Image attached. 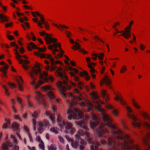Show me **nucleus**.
Here are the masks:
<instances>
[{"instance_id":"f257e3e1","label":"nucleus","mask_w":150,"mask_h":150,"mask_svg":"<svg viewBox=\"0 0 150 150\" xmlns=\"http://www.w3.org/2000/svg\"><path fill=\"white\" fill-rule=\"evenodd\" d=\"M38 74H39V77L40 79L43 80L44 82H48L47 73L45 71L41 73L39 64L36 63L35 65V68L33 67L32 71L29 73L30 76L33 80L32 82L31 83V84L32 85L34 86V88L35 89H37L39 87V85H42L44 83L43 81L40 80L38 81V84H35L36 77L34 76V75H37Z\"/></svg>"},{"instance_id":"f03ea898","label":"nucleus","mask_w":150,"mask_h":150,"mask_svg":"<svg viewBox=\"0 0 150 150\" xmlns=\"http://www.w3.org/2000/svg\"><path fill=\"white\" fill-rule=\"evenodd\" d=\"M27 48L28 49L29 51H32V48H33L34 49H37L38 50L39 52H35V54L36 55L40 57L41 58H46L48 59H50L51 64L52 65V67L51 69V71H53L54 70L55 67L54 66L55 65V64H62V63L60 61H57L55 62L54 61V59L53 58H50L51 57V55L47 54V55H46L45 54L41 53L40 52H44L45 51V50L46 49L45 47L42 48H40L38 47L36 45L34 44L33 42H31L28 45Z\"/></svg>"},{"instance_id":"7ed1b4c3","label":"nucleus","mask_w":150,"mask_h":150,"mask_svg":"<svg viewBox=\"0 0 150 150\" xmlns=\"http://www.w3.org/2000/svg\"><path fill=\"white\" fill-rule=\"evenodd\" d=\"M59 71H62V69L61 67H59L57 70V75L58 76L60 77L63 81V83L62 81H59L57 84V86L59 90V91L60 94L61 95L63 98H64L66 96V94L63 91H65L67 90L66 87L64 86L62 87L63 84H64L65 85H68L67 81H68V78L67 76L63 74L62 72Z\"/></svg>"},{"instance_id":"20e7f679","label":"nucleus","mask_w":150,"mask_h":150,"mask_svg":"<svg viewBox=\"0 0 150 150\" xmlns=\"http://www.w3.org/2000/svg\"><path fill=\"white\" fill-rule=\"evenodd\" d=\"M57 121L60 123L58 124V125L60 127L63 128L64 126H65L66 133H69L72 134L75 132V128L72 127L71 124L69 122L66 123L62 121V117L60 115H57Z\"/></svg>"},{"instance_id":"39448f33","label":"nucleus","mask_w":150,"mask_h":150,"mask_svg":"<svg viewBox=\"0 0 150 150\" xmlns=\"http://www.w3.org/2000/svg\"><path fill=\"white\" fill-rule=\"evenodd\" d=\"M67 114H69L68 118L69 120L81 119L83 117V112L81 110L78 111L77 109L74 108L71 110L69 109L68 110Z\"/></svg>"},{"instance_id":"423d86ee","label":"nucleus","mask_w":150,"mask_h":150,"mask_svg":"<svg viewBox=\"0 0 150 150\" xmlns=\"http://www.w3.org/2000/svg\"><path fill=\"white\" fill-rule=\"evenodd\" d=\"M58 46H59V49L60 50V52L61 53L58 54L55 56V57L57 59H58V57H62L63 54L64 53V51L61 47L60 44L59 43H54L52 45H48V48L50 50L53 49L54 47L57 48Z\"/></svg>"},{"instance_id":"0eeeda50","label":"nucleus","mask_w":150,"mask_h":150,"mask_svg":"<svg viewBox=\"0 0 150 150\" xmlns=\"http://www.w3.org/2000/svg\"><path fill=\"white\" fill-rule=\"evenodd\" d=\"M48 125V123L44 120L42 122H40L39 123V127L38 128V132H37L35 134L37 135L38 133L41 134L44 131V128Z\"/></svg>"},{"instance_id":"6e6552de","label":"nucleus","mask_w":150,"mask_h":150,"mask_svg":"<svg viewBox=\"0 0 150 150\" xmlns=\"http://www.w3.org/2000/svg\"><path fill=\"white\" fill-rule=\"evenodd\" d=\"M69 41L71 43L74 44L75 43L76 46L73 45L72 46V49L74 50H76V49H78L79 51L82 53L83 54H87V52L86 51H85L83 49H81V46L80 44L77 42L75 43L74 41L71 39H69Z\"/></svg>"},{"instance_id":"1a4fd4ad","label":"nucleus","mask_w":150,"mask_h":150,"mask_svg":"<svg viewBox=\"0 0 150 150\" xmlns=\"http://www.w3.org/2000/svg\"><path fill=\"white\" fill-rule=\"evenodd\" d=\"M13 146L11 142L9 140H7L2 144L1 149V150H9V148L12 147Z\"/></svg>"},{"instance_id":"9d476101","label":"nucleus","mask_w":150,"mask_h":150,"mask_svg":"<svg viewBox=\"0 0 150 150\" xmlns=\"http://www.w3.org/2000/svg\"><path fill=\"white\" fill-rule=\"evenodd\" d=\"M132 125L134 127H139L142 125L144 127L148 129H150V125L145 121L142 122V123L139 122H132Z\"/></svg>"},{"instance_id":"9b49d317","label":"nucleus","mask_w":150,"mask_h":150,"mask_svg":"<svg viewBox=\"0 0 150 150\" xmlns=\"http://www.w3.org/2000/svg\"><path fill=\"white\" fill-rule=\"evenodd\" d=\"M37 95L39 97L36 98V100L38 101V103L39 104H41L45 107L46 106L44 100L43 98V96L41 93L38 92H35Z\"/></svg>"},{"instance_id":"f8f14e48","label":"nucleus","mask_w":150,"mask_h":150,"mask_svg":"<svg viewBox=\"0 0 150 150\" xmlns=\"http://www.w3.org/2000/svg\"><path fill=\"white\" fill-rule=\"evenodd\" d=\"M130 26H128L127 28H125V32L123 33L121 35H122L126 39H128L129 38L131 37V33L130 31Z\"/></svg>"},{"instance_id":"ddd939ff","label":"nucleus","mask_w":150,"mask_h":150,"mask_svg":"<svg viewBox=\"0 0 150 150\" xmlns=\"http://www.w3.org/2000/svg\"><path fill=\"white\" fill-rule=\"evenodd\" d=\"M106 107L108 109L111 110L113 109L111 112L113 115L115 116H117L118 112L117 110L115 109L113 106L111 105H106Z\"/></svg>"},{"instance_id":"4468645a","label":"nucleus","mask_w":150,"mask_h":150,"mask_svg":"<svg viewBox=\"0 0 150 150\" xmlns=\"http://www.w3.org/2000/svg\"><path fill=\"white\" fill-rule=\"evenodd\" d=\"M47 37L48 39H46V42L47 44H50L53 42H55L57 41L56 39L55 38H52L49 35H47Z\"/></svg>"},{"instance_id":"2eb2a0df","label":"nucleus","mask_w":150,"mask_h":150,"mask_svg":"<svg viewBox=\"0 0 150 150\" xmlns=\"http://www.w3.org/2000/svg\"><path fill=\"white\" fill-rule=\"evenodd\" d=\"M16 81L19 90L21 91H22L23 90L22 87V84L23 83V81L21 77L19 76V79H17Z\"/></svg>"},{"instance_id":"dca6fc26","label":"nucleus","mask_w":150,"mask_h":150,"mask_svg":"<svg viewBox=\"0 0 150 150\" xmlns=\"http://www.w3.org/2000/svg\"><path fill=\"white\" fill-rule=\"evenodd\" d=\"M19 125L16 122H14L12 124L11 128L16 133H18L19 132Z\"/></svg>"},{"instance_id":"f3484780","label":"nucleus","mask_w":150,"mask_h":150,"mask_svg":"<svg viewBox=\"0 0 150 150\" xmlns=\"http://www.w3.org/2000/svg\"><path fill=\"white\" fill-rule=\"evenodd\" d=\"M38 113L37 112H35L32 114V117L33 118L32 121L33 125H35L36 124V119L38 116Z\"/></svg>"},{"instance_id":"a211bd4d","label":"nucleus","mask_w":150,"mask_h":150,"mask_svg":"<svg viewBox=\"0 0 150 150\" xmlns=\"http://www.w3.org/2000/svg\"><path fill=\"white\" fill-rule=\"evenodd\" d=\"M103 82L105 83L107 86H109V88H111L112 87L110 86V85L111 83V82L110 79L108 78L107 76H105L104 79H103Z\"/></svg>"},{"instance_id":"6ab92c4d","label":"nucleus","mask_w":150,"mask_h":150,"mask_svg":"<svg viewBox=\"0 0 150 150\" xmlns=\"http://www.w3.org/2000/svg\"><path fill=\"white\" fill-rule=\"evenodd\" d=\"M81 77L86 76L85 79L86 81H88L90 79V76H89L88 73L85 71H83V72H80L79 73Z\"/></svg>"},{"instance_id":"aec40b11","label":"nucleus","mask_w":150,"mask_h":150,"mask_svg":"<svg viewBox=\"0 0 150 150\" xmlns=\"http://www.w3.org/2000/svg\"><path fill=\"white\" fill-rule=\"evenodd\" d=\"M114 99L115 100H117L118 101H119L120 100L122 104L124 106L126 105V103L123 100V99L122 98L121 96H120L117 94L116 95V96L115 97Z\"/></svg>"},{"instance_id":"412c9836","label":"nucleus","mask_w":150,"mask_h":150,"mask_svg":"<svg viewBox=\"0 0 150 150\" xmlns=\"http://www.w3.org/2000/svg\"><path fill=\"white\" fill-rule=\"evenodd\" d=\"M92 55L96 57H98L99 59L102 60L103 59V57L104 56V54L103 53H100L99 54L92 53Z\"/></svg>"},{"instance_id":"4be33fe9","label":"nucleus","mask_w":150,"mask_h":150,"mask_svg":"<svg viewBox=\"0 0 150 150\" xmlns=\"http://www.w3.org/2000/svg\"><path fill=\"white\" fill-rule=\"evenodd\" d=\"M14 51H15V54L16 55V58L18 60V59H20V58L23 57L25 59H27V57L25 55L21 56L19 54L18 52L17 51V49H14Z\"/></svg>"},{"instance_id":"5701e85b","label":"nucleus","mask_w":150,"mask_h":150,"mask_svg":"<svg viewBox=\"0 0 150 150\" xmlns=\"http://www.w3.org/2000/svg\"><path fill=\"white\" fill-rule=\"evenodd\" d=\"M140 113L141 115L145 119H147L150 121V116L147 114L143 111L140 112Z\"/></svg>"},{"instance_id":"b1692460","label":"nucleus","mask_w":150,"mask_h":150,"mask_svg":"<svg viewBox=\"0 0 150 150\" xmlns=\"http://www.w3.org/2000/svg\"><path fill=\"white\" fill-rule=\"evenodd\" d=\"M102 95L103 98H105L106 101H107L108 99L109 98L107 95L106 91L105 90H103L102 92Z\"/></svg>"},{"instance_id":"393cba45","label":"nucleus","mask_w":150,"mask_h":150,"mask_svg":"<svg viewBox=\"0 0 150 150\" xmlns=\"http://www.w3.org/2000/svg\"><path fill=\"white\" fill-rule=\"evenodd\" d=\"M0 18L1 19V21L3 22L6 21L8 22V20L7 17L5 16L4 15L2 14H0Z\"/></svg>"},{"instance_id":"a878e982","label":"nucleus","mask_w":150,"mask_h":150,"mask_svg":"<svg viewBox=\"0 0 150 150\" xmlns=\"http://www.w3.org/2000/svg\"><path fill=\"white\" fill-rule=\"evenodd\" d=\"M54 25L56 26V27H57L59 29H61V28H65L67 29H68L69 28V27L66 26L64 25H61L59 24V25H58L56 24L53 23V24Z\"/></svg>"},{"instance_id":"bb28decb","label":"nucleus","mask_w":150,"mask_h":150,"mask_svg":"<svg viewBox=\"0 0 150 150\" xmlns=\"http://www.w3.org/2000/svg\"><path fill=\"white\" fill-rule=\"evenodd\" d=\"M11 139L13 140V144H16L18 143V142L15 137V136L13 135H11L10 136Z\"/></svg>"},{"instance_id":"cd10ccee","label":"nucleus","mask_w":150,"mask_h":150,"mask_svg":"<svg viewBox=\"0 0 150 150\" xmlns=\"http://www.w3.org/2000/svg\"><path fill=\"white\" fill-rule=\"evenodd\" d=\"M45 115L47 116H49L50 119L52 121V123H54V120L52 117V116L50 115V114L48 112H45Z\"/></svg>"},{"instance_id":"c85d7f7f","label":"nucleus","mask_w":150,"mask_h":150,"mask_svg":"<svg viewBox=\"0 0 150 150\" xmlns=\"http://www.w3.org/2000/svg\"><path fill=\"white\" fill-rule=\"evenodd\" d=\"M49 150H56V146L54 144H52L50 146H48Z\"/></svg>"},{"instance_id":"c756f323","label":"nucleus","mask_w":150,"mask_h":150,"mask_svg":"<svg viewBox=\"0 0 150 150\" xmlns=\"http://www.w3.org/2000/svg\"><path fill=\"white\" fill-rule=\"evenodd\" d=\"M18 60L19 61V63L21 64L24 63L25 64H27L29 63V61L27 60H23L22 59H18Z\"/></svg>"},{"instance_id":"7c9ffc66","label":"nucleus","mask_w":150,"mask_h":150,"mask_svg":"<svg viewBox=\"0 0 150 150\" xmlns=\"http://www.w3.org/2000/svg\"><path fill=\"white\" fill-rule=\"evenodd\" d=\"M41 89L43 91H46L47 90L51 89V88L50 86H47L42 87Z\"/></svg>"},{"instance_id":"2f4dec72","label":"nucleus","mask_w":150,"mask_h":150,"mask_svg":"<svg viewBox=\"0 0 150 150\" xmlns=\"http://www.w3.org/2000/svg\"><path fill=\"white\" fill-rule=\"evenodd\" d=\"M88 67L90 69V71L91 74L93 73L96 71V70L91 64H88Z\"/></svg>"},{"instance_id":"473e14b6","label":"nucleus","mask_w":150,"mask_h":150,"mask_svg":"<svg viewBox=\"0 0 150 150\" xmlns=\"http://www.w3.org/2000/svg\"><path fill=\"white\" fill-rule=\"evenodd\" d=\"M70 74L72 76L74 77V79L76 81H78L79 79L77 76H76L75 74L73 72H70Z\"/></svg>"},{"instance_id":"72a5a7b5","label":"nucleus","mask_w":150,"mask_h":150,"mask_svg":"<svg viewBox=\"0 0 150 150\" xmlns=\"http://www.w3.org/2000/svg\"><path fill=\"white\" fill-rule=\"evenodd\" d=\"M40 35L42 36H44L45 35H46V36L45 37V41L46 42V39H48L47 38V35H49V34L47 33H46L44 31H42V32L40 33Z\"/></svg>"},{"instance_id":"f704fd0d","label":"nucleus","mask_w":150,"mask_h":150,"mask_svg":"<svg viewBox=\"0 0 150 150\" xmlns=\"http://www.w3.org/2000/svg\"><path fill=\"white\" fill-rule=\"evenodd\" d=\"M132 101L133 103V104L134 106L137 109H139L140 106L137 103H136L134 99L132 100Z\"/></svg>"},{"instance_id":"c9c22d12","label":"nucleus","mask_w":150,"mask_h":150,"mask_svg":"<svg viewBox=\"0 0 150 150\" xmlns=\"http://www.w3.org/2000/svg\"><path fill=\"white\" fill-rule=\"evenodd\" d=\"M68 96L69 97H71L72 101H74L75 99V97L71 93H68Z\"/></svg>"},{"instance_id":"e433bc0d","label":"nucleus","mask_w":150,"mask_h":150,"mask_svg":"<svg viewBox=\"0 0 150 150\" xmlns=\"http://www.w3.org/2000/svg\"><path fill=\"white\" fill-rule=\"evenodd\" d=\"M50 131L54 133L55 134H57L58 133V131L54 127H53L50 128Z\"/></svg>"},{"instance_id":"4c0bfd02","label":"nucleus","mask_w":150,"mask_h":150,"mask_svg":"<svg viewBox=\"0 0 150 150\" xmlns=\"http://www.w3.org/2000/svg\"><path fill=\"white\" fill-rule=\"evenodd\" d=\"M23 130L27 133V134L28 133H29L30 130L28 128L26 125H25L23 127Z\"/></svg>"},{"instance_id":"58836bf2","label":"nucleus","mask_w":150,"mask_h":150,"mask_svg":"<svg viewBox=\"0 0 150 150\" xmlns=\"http://www.w3.org/2000/svg\"><path fill=\"white\" fill-rule=\"evenodd\" d=\"M27 135L29 139L30 142H33V138L31 134L29 133L27 134Z\"/></svg>"},{"instance_id":"ea45409f","label":"nucleus","mask_w":150,"mask_h":150,"mask_svg":"<svg viewBox=\"0 0 150 150\" xmlns=\"http://www.w3.org/2000/svg\"><path fill=\"white\" fill-rule=\"evenodd\" d=\"M91 96L93 99L97 100L98 99V96L94 93L91 94Z\"/></svg>"},{"instance_id":"a19ab883","label":"nucleus","mask_w":150,"mask_h":150,"mask_svg":"<svg viewBox=\"0 0 150 150\" xmlns=\"http://www.w3.org/2000/svg\"><path fill=\"white\" fill-rule=\"evenodd\" d=\"M48 95L49 97L50 98L53 99L54 98V95L51 91H50L48 93Z\"/></svg>"},{"instance_id":"79ce46f5","label":"nucleus","mask_w":150,"mask_h":150,"mask_svg":"<svg viewBox=\"0 0 150 150\" xmlns=\"http://www.w3.org/2000/svg\"><path fill=\"white\" fill-rule=\"evenodd\" d=\"M129 117L130 118H131L134 121H137V120L136 117L133 115L129 114Z\"/></svg>"},{"instance_id":"37998d69","label":"nucleus","mask_w":150,"mask_h":150,"mask_svg":"<svg viewBox=\"0 0 150 150\" xmlns=\"http://www.w3.org/2000/svg\"><path fill=\"white\" fill-rule=\"evenodd\" d=\"M78 87L80 88V90H82L83 89V88L81 87V86H84L82 83L81 82L78 81Z\"/></svg>"},{"instance_id":"c03bdc74","label":"nucleus","mask_w":150,"mask_h":150,"mask_svg":"<svg viewBox=\"0 0 150 150\" xmlns=\"http://www.w3.org/2000/svg\"><path fill=\"white\" fill-rule=\"evenodd\" d=\"M40 143L39 144V147L40 148L42 149L43 150L44 149V143L42 141H41L40 142Z\"/></svg>"},{"instance_id":"a18cd8bd","label":"nucleus","mask_w":150,"mask_h":150,"mask_svg":"<svg viewBox=\"0 0 150 150\" xmlns=\"http://www.w3.org/2000/svg\"><path fill=\"white\" fill-rule=\"evenodd\" d=\"M126 67L125 65H124L122 67L120 70V72L121 73H122L126 71Z\"/></svg>"},{"instance_id":"49530a36","label":"nucleus","mask_w":150,"mask_h":150,"mask_svg":"<svg viewBox=\"0 0 150 150\" xmlns=\"http://www.w3.org/2000/svg\"><path fill=\"white\" fill-rule=\"evenodd\" d=\"M94 39L96 41L98 40L99 41L102 42L103 43H104V42L99 37L97 36H95Z\"/></svg>"},{"instance_id":"de8ad7c7","label":"nucleus","mask_w":150,"mask_h":150,"mask_svg":"<svg viewBox=\"0 0 150 150\" xmlns=\"http://www.w3.org/2000/svg\"><path fill=\"white\" fill-rule=\"evenodd\" d=\"M8 84L11 88H12V87H13L15 88H16V86L15 84L13 83H10L9 82H8Z\"/></svg>"},{"instance_id":"09e8293b","label":"nucleus","mask_w":150,"mask_h":150,"mask_svg":"<svg viewBox=\"0 0 150 150\" xmlns=\"http://www.w3.org/2000/svg\"><path fill=\"white\" fill-rule=\"evenodd\" d=\"M24 20L21 18L19 19V20L21 23H23L24 20H25V21H28V19L26 17H24Z\"/></svg>"},{"instance_id":"8fccbe9b","label":"nucleus","mask_w":150,"mask_h":150,"mask_svg":"<svg viewBox=\"0 0 150 150\" xmlns=\"http://www.w3.org/2000/svg\"><path fill=\"white\" fill-rule=\"evenodd\" d=\"M42 24H43L44 25L45 27H46V29L47 30H48L49 28V26L48 25L47 23V21H45L44 22V23H42Z\"/></svg>"},{"instance_id":"3c124183","label":"nucleus","mask_w":150,"mask_h":150,"mask_svg":"<svg viewBox=\"0 0 150 150\" xmlns=\"http://www.w3.org/2000/svg\"><path fill=\"white\" fill-rule=\"evenodd\" d=\"M7 37L8 39L10 40H12L14 39V38L12 35H7Z\"/></svg>"},{"instance_id":"603ef678","label":"nucleus","mask_w":150,"mask_h":150,"mask_svg":"<svg viewBox=\"0 0 150 150\" xmlns=\"http://www.w3.org/2000/svg\"><path fill=\"white\" fill-rule=\"evenodd\" d=\"M74 91L75 93H76L77 94H79L80 96H81L82 94L79 92V91L77 89L75 88L74 90Z\"/></svg>"},{"instance_id":"864d4df0","label":"nucleus","mask_w":150,"mask_h":150,"mask_svg":"<svg viewBox=\"0 0 150 150\" xmlns=\"http://www.w3.org/2000/svg\"><path fill=\"white\" fill-rule=\"evenodd\" d=\"M14 118L18 120L19 122H21L22 120L18 115H14Z\"/></svg>"},{"instance_id":"5fc2aeb1","label":"nucleus","mask_w":150,"mask_h":150,"mask_svg":"<svg viewBox=\"0 0 150 150\" xmlns=\"http://www.w3.org/2000/svg\"><path fill=\"white\" fill-rule=\"evenodd\" d=\"M58 139L60 142L62 143H64V140L63 138L60 136L58 137Z\"/></svg>"},{"instance_id":"6e6d98bb","label":"nucleus","mask_w":150,"mask_h":150,"mask_svg":"<svg viewBox=\"0 0 150 150\" xmlns=\"http://www.w3.org/2000/svg\"><path fill=\"white\" fill-rule=\"evenodd\" d=\"M19 147L18 146L15 145L12 149V150H19Z\"/></svg>"},{"instance_id":"4d7b16f0","label":"nucleus","mask_w":150,"mask_h":150,"mask_svg":"<svg viewBox=\"0 0 150 150\" xmlns=\"http://www.w3.org/2000/svg\"><path fill=\"white\" fill-rule=\"evenodd\" d=\"M5 120L6 122V124L7 126L10 125L11 122L10 120H7L6 119H5Z\"/></svg>"},{"instance_id":"13d9d810","label":"nucleus","mask_w":150,"mask_h":150,"mask_svg":"<svg viewBox=\"0 0 150 150\" xmlns=\"http://www.w3.org/2000/svg\"><path fill=\"white\" fill-rule=\"evenodd\" d=\"M16 100L17 102L19 104H21L22 103L21 100V99L18 97H16Z\"/></svg>"},{"instance_id":"bf43d9fd","label":"nucleus","mask_w":150,"mask_h":150,"mask_svg":"<svg viewBox=\"0 0 150 150\" xmlns=\"http://www.w3.org/2000/svg\"><path fill=\"white\" fill-rule=\"evenodd\" d=\"M11 45L12 46H16V49H18V46L16 45L14 42H11Z\"/></svg>"},{"instance_id":"052dcab7","label":"nucleus","mask_w":150,"mask_h":150,"mask_svg":"<svg viewBox=\"0 0 150 150\" xmlns=\"http://www.w3.org/2000/svg\"><path fill=\"white\" fill-rule=\"evenodd\" d=\"M59 51L57 49V48L54 49L53 50H52V53L54 55H55V52H59Z\"/></svg>"},{"instance_id":"680f3d73","label":"nucleus","mask_w":150,"mask_h":150,"mask_svg":"<svg viewBox=\"0 0 150 150\" xmlns=\"http://www.w3.org/2000/svg\"><path fill=\"white\" fill-rule=\"evenodd\" d=\"M8 127V126L6 124H4L2 126V129H6Z\"/></svg>"},{"instance_id":"e2e57ef3","label":"nucleus","mask_w":150,"mask_h":150,"mask_svg":"<svg viewBox=\"0 0 150 150\" xmlns=\"http://www.w3.org/2000/svg\"><path fill=\"white\" fill-rule=\"evenodd\" d=\"M1 45L2 47H6L7 48H9L10 47L9 46H8L6 44L5 45L3 44H1Z\"/></svg>"},{"instance_id":"0e129e2a","label":"nucleus","mask_w":150,"mask_h":150,"mask_svg":"<svg viewBox=\"0 0 150 150\" xmlns=\"http://www.w3.org/2000/svg\"><path fill=\"white\" fill-rule=\"evenodd\" d=\"M36 140L39 142H40L41 141H42L40 138V136H38L36 138Z\"/></svg>"},{"instance_id":"69168bd1","label":"nucleus","mask_w":150,"mask_h":150,"mask_svg":"<svg viewBox=\"0 0 150 150\" xmlns=\"http://www.w3.org/2000/svg\"><path fill=\"white\" fill-rule=\"evenodd\" d=\"M66 33H67L66 35L67 37L68 38H69V36L71 35V33L67 31H66Z\"/></svg>"},{"instance_id":"338daca9","label":"nucleus","mask_w":150,"mask_h":150,"mask_svg":"<svg viewBox=\"0 0 150 150\" xmlns=\"http://www.w3.org/2000/svg\"><path fill=\"white\" fill-rule=\"evenodd\" d=\"M11 108L12 111L14 113H17V111L13 106H12Z\"/></svg>"},{"instance_id":"774afa93","label":"nucleus","mask_w":150,"mask_h":150,"mask_svg":"<svg viewBox=\"0 0 150 150\" xmlns=\"http://www.w3.org/2000/svg\"><path fill=\"white\" fill-rule=\"evenodd\" d=\"M27 147L28 149L30 150H36L34 146L32 147L31 148L30 146H27Z\"/></svg>"}]
</instances>
